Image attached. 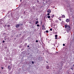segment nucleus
<instances>
[{"mask_svg": "<svg viewBox=\"0 0 74 74\" xmlns=\"http://www.w3.org/2000/svg\"><path fill=\"white\" fill-rule=\"evenodd\" d=\"M51 10L49 9L48 10L47 12L49 13H51Z\"/></svg>", "mask_w": 74, "mask_h": 74, "instance_id": "obj_3", "label": "nucleus"}, {"mask_svg": "<svg viewBox=\"0 0 74 74\" xmlns=\"http://www.w3.org/2000/svg\"><path fill=\"white\" fill-rule=\"evenodd\" d=\"M65 27L66 29H70V26H69V25H66L65 26Z\"/></svg>", "mask_w": 74, "mask_h": 74, "instance_id": "obj_1", "label": "nucleus"}, {"mask_svg": "<svg viewBox=\"0 0 74 74\" xmlns=\"http://www.w3.org/2000/svg\"><path fill=\"white\" fill-rule=\"evenodd\" d=\"M7 26L8 27H10V25H8Z\"/></svg>", "mask_w": 74, "mask_h": 74, "instance_id": "obj_14", "label": "nucleus"}, {"mask_svg": "<svg viewBox=\"0 0 74 74\" xmlns=\"http://www.w3.org/2000/svg\"><path fill=\"white\" fill-rule=\"evenodd\" d=\"M46 62L47 63H48V62L47 61Z\"/></svg>", "mask_w": 74, "mask_h": 74, "instance_id": "obj_23", "label": "nucleus"}, {"mask_svg": "<svg viewBox=\"0 0 74 74\" xmlns=\"http://www.w3.org/2000/svg\"><path fill=\"white\" fill-rule=\"evenodd\" d=\"M50 30L51 31H52V28H51Z\"/></svg>", "mask_w": 74, "mask_h": 74, "instance_id": "obj_16", "label": "nucleus"}, {"mask_svg": "<svg viewBox=\"0 0 74 74\" xmlns=\"http://www.w3.org/2000/svg\"><path fill=\"white\" fill-rule=\"evenodd\" d=\"M55 39H57L58 38V35H56L55 36Z\"/></svg>", "mask_w": 74, "mask_h": 74, "instance_id": "obj_6", "label": "nucleus"}, {"mask_svg": "<svg viewBox=\"0 0 74 74\" xmlns=\"http://www.w3.org/2000/svg\"><path fill=\"white\" fill-rule=\"evenodd\" d=\"M70 30V28L69 29L67 30L66 32H67V33H69V31Z\"/></svg>", "mask_w": 74, "mask_h": 74, "instance_id": "obj_7", "label": "nucleus"}, {"mask_svg": "<svg viewBox=\"0 0 74 74\" xmlns=\"http://www.w3.org/2000/svg\"><path fill=\"white\" fill-rule=\"evenodd\" d=\"M1 69H3V67H1Z\"/></svg>", "mask_w": 74, "mask_h": 74, "instance_id": "obj_22", "label": "nucleus"}, {"mask_svg": "<svg viewBox=\"0 0 74 74\" xmlns=\"http://www.w3.org/2000/svg\"><path fill=\"white\" fill-rule=\"evenodd\" d=\"M42 28V29H44V30L45 29V27H43Z\"/></svg>", "mask_w": 74, "mask_h": 74, "instance_id": "obj_13", "label": "nucleus"}, {"mask_svg": "<svg viewBox=\"0 0 74 74\" xmlns=\"http://www.w3.org/2000/svg\"><path fill=\"white\" fill-rule=\"evenodd\" d=\"M8 69H9V70H11V67H10V66H8Z\"/></svg>", "mask_w": 74, "mask_h": 74, "instance_id": "obj_10", "label": "nucleus"}, {"mask_svg": "<svg viewBox=\"0 0 74 74\" xmlns=\"http://www.w3.org/2000/svg\"><path fill=\"white\" fill-rule=\"evenodd\" d=\"M63 46H65V44H63Z\"/></svg>", "mask_w": 74, "mask_h": 74, "instance_id": "obj_21", "label": "nucleus"}, {"mask_svg": "<svg viewBox=\"0 0 74 74\" xmlns=\"http://www.w3.org/2000/svg\"><path fill=\"white\" fill-rule=\"evenodd\" d=\"M38 23V21H36V22L35 24L36 25H37V23Z\"/></svg>", "mask_w": 74, "mask_h": 74, "instance_id": "obj_9", "label": "nucleus"}, {"mask_svg": "<svg viewBox=\"0 0 74 74\" xmlns=\"http://www.w3.org/2000/svg\"><path fill=\"white\" fill-rule=\"evenodd\" d=\"M27 47H29V46H27Z\"/></svg>", "mask_w": 74, "mask_h": 74, "instance_id": "obj_24", "label": "nucleus"}, {"mask_svg": "<svg viewBox=\"0 0 74 74\" xmlns=\"http://www.w3.org/2000/svg\"><path fill=\"white\" fill-rule=\"evenodd\" d=\"M47 14V15H50V14L49 13H48Z\"/></svg>", "mask_w": 74, "mask_h": 74, "instance_id": "obj_18", "label": "nucleus"}, {"mask_svg": "<svg viewBox=\"0 0 74 74\" xmlns=\"http://www.w3.org/2000/svg\"><path fill=\"white\" fill-rule=\"evenodd\" d=\"M36 20H38V19H36Z\"/></svg>", "mask_w": 74, "mask_h": 74, "instance_id": "obj_28", "label": "nucleus"}, {"mask_svg": "<svg viewBox=\"0 0 74 74\" xmlns=\"http://www.w3.org/2000/svg\"><path fill=\"white\" fill-rule=\"evenodd\" d=\"M70 21V19H67L66 20V21L67 22H69Z\"/></svg>", "mask_w": 74, "mask_h": 74, "instance_id": "obj_4", "label": "nucleus"}, {"mask_svg": "<svg viewBox=\"0 0 74 74\" xmlns=\"http://www.w3.org/2000/svg\"><path fill=\"white\" fill-rule=\"evenodd\" d=\"M19 25H20V24H16V27H17V28L19 27Z\"/></svg>", "mask_w": 74, "mask_h": 74, "instance_id": "obj_2", "label": "nucleus"}, {"mask_svg": "<svg viewBox=\"0 0 74 74\" xmlns=\"http://www.w3.org/2000/svg\"><path fill=\"white\" fill-rule=\"evenodd\" d=\"M32 64H34V62H33V61H32Z\"/></svg>", "mask_w": 74, "mask_h": 74, "instance_id": "obj_19", "label": "nucleus"}, {"mask_svg": "<svg viewBox=\"0 0 74 74\" xmlns=\"http://www.w3.org/2000/svg\"><path fill=\"white\" fill-rule=\"evenodd\" d=\"M3 43H4V42H5V41L3 40Z\"/></svg>", "mask_w": 74, "mask_h": 74, "instance_id": "obj_20", "label": "nucleus"}, {"mask_svg": "<svg viewBox=\"0 0 74 74\" xmlns=\"http://www.w3.org/2000/svg\"><path fill=\"white\" fill-rule=\"evenodd\" d=\"M46 33H48L49 32V31H48V30H47L46 31Z\"/></svg>", "mask_w": 74, "mask_h": 74, "instance_id": "obj_12", "label": "nucleus"}, {"mask_svg": "<svg viewBox=\"0 0 74 74\" xmlns=\"http://www.w3.org/2000/svg\"><path fill=\"white\" fill-rule=\"evenodd\" d=\"M40 25H38H38H37V26L38 27H39V26Z\"/></svg>", "mask_w": 74, "mask_h": 74, "instance_id": "obj_15", "label": "nucleus"}, {"mask_svg": "<svg viewBox=\"0 0 74 74\" xmlns=\"http://www.w3.org/2000/svg\"><path fill=\"white\" fill-rule=\"evenodd\" d=\"M47 18H51V16H48Z\"/></svg>", "mask_w": 74, "mask_h": 74, "instance_id": "obj_11", "label": "nucleus"}, {"mask_svg": "<svg viewBox=\"0 0 74 74\" xmlns=\"http://www.w3.org/2000/svg\"><path fill=\"white\" fill-rule=\"evenodd\" d=\"M38 40H36V42H38Z\"/></svg>", "mask_w": 74, "mask_h": 74, "instance_id": "obj_17", "label": "nucleus"}, {"mask_svg": "<svg viewBox=\"0 0 74 74\" xmlns=\"http://www.w3.org/2000/svg\"><path fill=\"white\" fill-rule=\"evenodd\" d=\"M60 21H61V19H60Z\"/></svg>", "mask_w": 74, "mask_h": 74, "instance_id": "obj_27", "label": "nucleus"}, {"mask_svg": "<svg viewBox=\"0 0 74 74\" xmlns=\"http://www.w3.org/2000/svg\"><path fill=\"white\" fill-rule=\"evenodd\" d=\"M20 1H22V0H20Z\"/></svg>", "mask_w": 74, "mask_h": 74, "instance_id": "obj_26", "label": "nucleus"}, {"mask_svg": "<svg viewBox=\"0 0 74 74\" xmlns=\"http://www.w3.org/2000/svg\"><path fill=\"white\" fill-rule=\"evenodd\" d=\"M46 68L47 69H49V67L48 66H46Z\"/></svg>", "mask_w": 74, "mask_h": 74, "instance_id": "obj_5", "label": "nucleus"}, {"mask_svg": "<svg viewBox=\"0 0 74 74\" xmlns=\"http://www.w3.org/2000/svg\"><path fill=\"white\" fill-rule=\"evenodd\" d=\"M62 18H65V16L64 15H62Z\"/></svg>", "mask_w": 74, "mask_h": 74, "instance_id": "obj_8", "label": "nucleus"}, {"mask_svg": "<svg viewBox=\"0 0 74 74\" xmlns=\"http://www.w3.org/2000/svg\"><path fill=\"white\" fill-rule=\"evenodd\" d=\"M5 27L7 26V25H5Z\"/></svg>", "mask_w": 74, "mask_h": 74, "instance_id": "obj_25", "label": "nucleus"}]
</instances>
